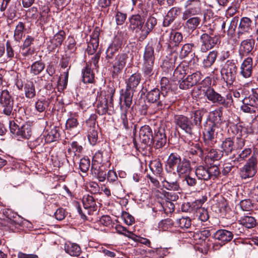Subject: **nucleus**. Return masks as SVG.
<instances>
[{
  "mask_svg": "<svg viewBox=\"0 0 258 258\" xmlns=\"http://www.w3.org/2000/svg\"><path fill=\"white\" fill-rule=\"evenodd\" d=\"M243 104L250 106L256 107L258 105V89L254 92L247 97L242 100Z\"/></svg>",
  "mask_w": 258,
  "mask_h": 258,
  "instance_id": "obj_36",
  "label": "nucleus"
},
{
  "mask_svg": "<svg viewBox=\"0 0 258 258\" xmlns=\"http://www.w3.org/2000/svg\"><path fill=\"white\" fill-rule=\"evenodd\" d=\"M203 115L204 112L202 110H195L190 114V119L192 121V124L195 125V128H196L197 133L199 132L200 128L201 127V122Z\"/></svg>",
  "mask_w": 258,
  "mask_h": 258,
  "instance_id": "obj_29",
  "label": "nucleus"
},
{
  "mask_svg": "<svg viewBox=\"0 0 258 258\" xmlns=\"http://www.w3.org/2000/svg\"><path fill=\"white\" fill-rule=\"evenodd\" d=\"M83 81L84 83H92L94 80V75L88 66L82 70Z\"/></svg>",
  "mask_w": 258,
  "mask_h": 258,
  "instance_id": "obj_42",
  "label": "nucleus"
},
{
  "mask_svg": "<svg viewBox=\"0 0 258 258\" xmlns=\"http://www.w3.org/2000/svg\"><path fill=\"white\" fill-rule=\"evenodd\" d=\"M193 46L194 44L191 43L183 45L180 51L179 57L182 59L186 57L191 52Z\"/></svg>",
  "mask_w": 258,
  "mask_h": 258,
  "instance_id": "obj_55",
  "label": "nucleus"
},
{
  "mask_svg": "<svg viewBox=\"0 0 258 258\" xmlns=\"http://www.w3.org/2000/svg\"><path fill=\"white\" fill-rule=\"evenodd\" d=\"M181 13V9L179 7H172L171 8L167 14L170 17L175 20Z\"/></svg>",
  "mask_w": 258,
  "mask_h": 258,
  "instance_id": "obj_63",
  "label": "nucleus"
},
{
  "mask_svg": "<svg viewBox=\"0 0 258 258\" xmlns=\"http://www.w3.org/2000/svg\"><path fill=\"white\" fill-rule=\"evenodd\" d=\"M239 222L241 225L248 229L254 227L256 223L255 218L252 216H244L240 220Z\"/></svg>",
  "mask_w": 258,
  "mask_h": 258,
  "instance_id": "obj_49",
  "label": "nucleus"
},
{
  "mask_svg": "<svg viewBox=\"0 0 258 258\" xmlns=\"http://www.w3.org/2000/svg\"><path fill=\"white\" fill-rule=\"evenodd\" d=\"M232 96V93H227L225 98L221 95L222 99H221L220 105L226 108L233 105Z\"/></svg>",
  "mask_w": 258,
  "mask_h": 258,
  "instance_id": "obj_54",
  "label": "nucleus"
},
{
  "mask_svg": "<svg viewBox=\"0 0 258 258\" xmlns=\"http://www.w3.org/2000/svg\"><path fill=\"white\" fill-rule=\"evenodd\" d=\"M82 203L85 209L90 210L89 214H91V212L96 211V201L93 196L88 194L84 195L82 198Z\"/></svg>",
  "mask_w": 258,
  "mask_h": 258,
  "instance_id": "obj_27",
  "label": "nucleus"
},
{
  "mask_svg": "<svg viewBox=\"0 0 258 258\" xmlns=\"http://www.w3.org/2000/svg\"><path fill=\"white\" fill-rule=\"evenodd\" d=\"M167 142L166 136L164 129L159 128L155 130L154 135L153 138V145L155 144L156 149H159L163 147Z\"/></svg>",
  "mask_w": 258,
  "mask_h": 258,
  "instance_id": "obj_17",
  "label": "nucleus"
},
{
  "mask_svg": "<svg viewBox=\"0 0 258 258\" xmlns=\"http://www.w3.org/2000/svg\"><path fill=\"white\" fill-rule=\"evenodd\" d=\"M240 223L238 224L237 223H232L229 228L230 232L232 233V235L233 237L234 235L239 236L242 233L243 228L241 226Z\"/></svg>",
  "mask_w": 258,
  "mask_h": 258,
  "instance_id": "obj_57",
  "label": "nucleus"
},
{
  "mask_svg": "<svg viewBox=\"0 0 258 258\" xmlns=\"http://www.w3.org/2000/svg\"><path fill=\"white\" fill-rule=\"evenodd\" d=\"M191 169L190 162L185 159H183L176 168V174H178L179 177L182 178L189 174Z\"/></svg>",
  "mask_w": 258,
  "mask_h": 258,
  "instance_id": "obj_26",
  "label": "nucleus"
},
{
  "mask_svg": "<svg viewBox=\"0 0 258 258\" xmlns=\"http://www.w3.org/2000/svg\"><path fill=\"white\" fill-rule=\"evenodd\" d=\"M123 40L122 36L116 35L112 42L109 45L106 51L105 59L107 62H111L114 56L121 47Z\"/></svg>",
  "mask_w": 258,
  "mask_h": 258,
  "instance_id": "obj_12",
  "label": "nucleus"
},
{
  "mask_svg": "<svg viewBox=\"0 0 258 258\" xmlns=\"http://www.w3.org/2000/svg\"><path fill=\"white\" fill-rule=\"evenodd\" d=\"M203 94L206 98L213 103H217L220 105L221 95L212 88L209 87L203 90Z\"/></svg>",
  "mask_w": 258,
  "mask_h": 258,
  "instance_id": "obj_23",
  "label": "nucleus"
},
{
  "mask_svg": "<svg viewBox=\"0 0 258 258\" xmlns=\"http://www.w3.org/2000/svg\"><path fill=\"white\" fill-rule=\"evenodd\" d=\"M174 121L177 128H179L185 134L192 136L197 133L192 121L188 117L183 115H175Z\"/></svg>",
  "mask_w": 258,
  "mask_h": 258,
  "instance_id": "obj_6",
  "label": "nucleus"
},
{
  "mask_svg": "<svg viewBox=\"0 0 258 258\" xmlns=\"http://www.w3.org/2000/svg\"><path fill=\"white\" fill-rule=\"evenodd\" d=\"M78 124L77 118L70 117L67 120L66 126L68 130L72 131L77 127Z\"/></svg>",
  "mask_w": 258,
  "mask_h": 258,
  "instance_id": "obj_60",
  "label": "nucleus"
},
{
  "mask_svg": "<svg viewBox=\"0 0 258 258\" xmlns=\"http://www.w3.org/2000/svg\"><path fill=\"white\" fill-rule=\"evenodd\" d=\"M58 130V127L54 126L50 131L46 132L44 135L45 142L51 143L57 141L59 137Z\"/></svg>",
  "mask_w": 258,
  "mask_h": 258,
  "instance_id": "obj_34",
  "label": "nucleus"
},
{
  "mask_svg": "<svg viewBox=\"0 0 258 258\" xmlns=\"http://www.w3.org/2000/svg\"><path fill=\"white\" fill-rule=\"evenodd\" d=\"M244 144L245 141L243 139L237 138L236 144H235L233 139L231 138H226L222 142L221 145L222 155L228 156L235 150L242 149L244 147Z\"/></svg>",
  "mask_w": 258,
  "mask_h": 258,
  "instance_id": "obj_9",
  "label": "nucleus"
},
{
  "mask_svg": "<svg viewBox=\"0 0 258 258\" xmlns=\"http://www.w3.org/2000/svg\"><path fill=\"white\" fill-rule=\"evenodd\" d=\"M139 134L140 140L142 143L149 146L153 145V135L149 125H145L142 126Z\"/></svg>",
  "mask_w": 258,
  "mask_h": 258,
  "instance_id": "obj_16",
  "label": "nucleus"
},
{
  "mask_svg": "<svg viewBox=\"0 0 258 258\" xmlns=\"http://www.w3.org/2000/svg\"><path fill=\"white\" fill-rule=\"evenodd\" d=\"M177 59V54L173 52L171 54V57L169 60H165L163 64L164 68H167L169 71H172L175 67V63L176 59Z\"/></svg>",
  "mask_w": 258,
  "mask_h": 258,
  "instance_id": "obj_52",
  "label": "nucleus"
},
{
  "mask_svg": "<svg viewBox=\"0 0 258 258\" xmlns=\"http://www.w3.org/2000/svg\"><path fill=\"white\" fill-rule=\"evenodd\" d=\"M146 99L148 102L155 103L157 102L158 106H162V102L165 97H162L161 91L158 88H154L148 92L146 96Z\"/></svg>",
  "mask_w": 258,
  "mask_h": 258,
  "instance_id": "obj_18",
  "label": "nucleus"
},
{
  "mask_svg": "<svg viewBox=\"0 0 258 258\" xmlns=\"http://www.w3.org/2000/svg\"><path fill=\"white\" fill-rule=\"evenodd\" d=\"M201 12L202 4L200 0H187L182 14L201 15Z\"/></svg>",
  "mask_w": 258,
  "mask_h": 258,
  "instance_id": "obj_15",
  "label": "nucleus"
},
{
  "mask_svg": "<svg viewBox=\"0 0 258 258\" xmlns=\"http://www.w3.org/2000/svg\"><path fill=\"white\" fill-rule=\"evenodd\" d=\"M181 19L185 21L184 28L188 32H194L200 25L202 18L200 15L182 14Z\"/></svg>",
  "mask_w": 258,
  "mask_h": 258,
  "instance_id": "obj_10",
  "label": "nucleus"
},
{
  "mask_svg": "<svg viewBox=\"0 0 258 258\" xmlns=\"http://www.w3.org/2000/svg\"><path fill=\"white\" fill-rule=\"evenodd\" d=\"M107 179L110 182H114L117 186L120 185V183L117 180V177L116 173L112 170L108 171Z\"/></svg>",
  "mask_w": 258,
  "mask_h": 258,
  "instance_id": "obj_62",
  "label": "nucleus"
},
{
  "mask_svg": "<svg viewBox=\"0 0 258 258\" xmlns=\"http://www.w3.org/2000/svg\"><path fill=\"white\" fill-rule=\"evenodd\" d=\"M257 161L256 158L250 157L240 169V175L242 179H246L254 176L256 173Z\"/></svg>",
  "mask_w": 258,
  "mask_h": 258,
  "instance_id": "obj_11",
  "label": "nucleus"
},
{
  "mask_svg": "<svg viewBox=\"0 0 258 258\" xmlns=\"http://www.w3.org/2000/svg\"><path fill=\"white\" fill-rule=\"evenodd\" d=\"M237 68L233 60H228L221 70V73L227 84L231 85L235 81Z\"/></svg>",
  "mask_w": 258,
  "mask_h": 258,
  "instance_id": "obj_8",
  "label": "nucleus"
},
{
  "mask_svg": "<svg viewBox=\"0 0 258 258\" xmlns=\"http://www.w3.org/2000/svg\"><path fill=\"white\" fill-rule=\"evenodd\" d=\"M160 84L161 95L162 97H165L170 90V85H169L168 79L166 77H163L161 79Z\"/></svg>",
  "mask_w": 258,
  "mask_h": 258,
  "instance_id": "obj_51",
  "label": "nucleus"
},
{
  "mask_svg": "<svg viewBox=\"0 0 258 258\" xmlns=\"http://www.w3.org/2000/svg\"><path fill=\"white\" fill-rule=\"evenodd\" d=\"M176 224L181 228H188L191 226V220L189 217H181L176 220Z\"/></svg>",
  "mask_w": 258,
  "mask_h": 258,
  "instance_id": "obj_56",
  "label": "nucleus"
},
{
  "mask_svg": "<svg viewBox=\"0 0 258 258\" xmlns=\"http://www.w3.org/2000/svg\"><path fill=\"white\" fill-rule=\"evenodd\" d=\"M196 175L197 177L200 179L208 180L210 179L209 173L208 168L199 166L196 169Z\"/></svg>",
  "mask_w": 258,
  "mask_h": 258,
  "instance_id": "obj_45",
  "label": "nucleus"
},
{
  "mask_svg": "<svg viewBox=\"0 0 258 258\" xmlns=\"http://www.w3.org/2000/svg\"><path fill=\"white\" fill-rule=\"evenodd\" d=\"M25 29V24L22 22H19L16 25L14 31V38L15 40L20 41L24 36V30Z\"/></svg>",
  "mask_w": 258,
  "mask_h": 258,
  "instance_id": "obj_43",
  "label": "nucleus"
},
{
  "mask_svg": "<svg viewBox=\"0 0 258 258\" xmlns=\"http://www.w3.org/2000/svg\"><path fill=\"white\" fill-rule=\"evenodd\" d=\"M167 171V174L166 175L165 178L162 177H160L159 180L162 182L163 186L165 187L167 186V184H169L170 183L174 181L176 178H178L177 177V174L175 171H171L169 172Z\"/></svg>",
  "mask_w": 258,
  "mask_h": 258,
  "instance_id": "obj_47",
  "label": "nucleus"
},
{
  "mask_svg": "<svg viewBox=\"0 0 258 258\" xmlns=\"http://www.w3.org/2000/svg\"><path fill=\"white\" fill-rule=\"evenodd\" d=\"M149 167L153 173L157 176L159 179L162 177L163 168L162 163L159 159L151 161L149 164Z\"/></svg>",
  "mask_w": 258,
  "mask_h": 258,
  "instance_id": "obj_35",
  "label": "nucleus"
},
{
  "mask_svg": "<svg viewBox=\"0 0 258 258\" xmlns=\"http://www.w3.org/2000/svg\"><path fill=\"white\" fill-rule=\"evenodd\" d=\"M99 46V34L94 33L91 37L89 42L88 44L87 49L89 54H93Z\"/></svg>",
  "mask_w": 258,
  "mask_h": 258,
  "instance_id": "obj_32",
  "label": "nucleus"
},
{
  "mask_svg": "<svg viewBox=\"0 0 258 258\" xmlns=\"http://www.w3.org/2000/svg\"><path fill=\"white\" fill-rule=\"evenodd\" d=\"M98 128H88V139L91 145H96L98 141Z\"/></svg>",
  "mask_w": 258,
  "mask_h": 258,
  "instance_id": "obj_50",
  "label": "nucleus"
},
{
  "mask_svg": "<svg viewBox=\"0 0 258 258\" xmlns=\"http://www.w3.org/2000/svg\"><path fill=\"white\" fill-rule=\"evenodd\" d=\"M44 63L41 61H36L31 66L30 73L33 75H38L44 70Z\"/></svg>",
  "mask_w": 258,
  "mask_h": 258,
  "instance_id": "obj_48",
  "label": "nucleus"
},
{
  "mask_svg": "<svg viewBox=\"0 0 258 258\" xmlns=\"http://www.w3.org/2000/svg\"><path fill=\"white\" fill-rule=\"evenodd\" d=\"M24 91L26 98L32 99L36 95L35 85L32 82H27L24 85Z\"/></svg>",
  "mask_w": 258,
  "mask_h": 258,
  "instance_id": "obj_41",
  "label": "nucleus"
},
{
  "mask_svg": "<svg viewBox=\"0 0 258 258\" xmlns=\"http://www.w3.org/2000/svg\"><path fill=\"white\" fill-rule=\"evenodd\" d=\"M212 237L221 243V245L230 241L233 238L230 230L227 229H219L213 235Z\"/></svg>",
  "mask_w": 258,
  "mask_h": 258,
  "instance_id": "obj_19",
  "label": "nucleus"
},
{
  "mask_svg": "<svg viewBox=\"0 0 258 258\" xmlns=\"http://www.w3.org/2000/svg\"><path fill=\"white\" fill-rule=\"evenodd\" d=\"M251 153V149L250 148H245L236 156L234 155L231 158L232 161L234 163H241L245 160Z\"/></svg>",
  "mask_w": 258,
  "mask_h": 258,
  "instance_id": "obj_40",
  "label": "nucleus"
},
{
  "mask_svg": "<svg viewBox=\"0 0 258 258\" xmlns=\"http://www.w3.org/2000/svg\"><path fill=\"white\" fill-rule=\"evenodd\" d=\"M83 151V147L77 142L74 141L70 144L68 149V155L73 157L78 158Z\"/></svg>",
  "mask_w": 258,
  "mask_h": 258,
  "instance_id": "obj_31",
  "label": "nucleus"
},
{
  "mask_svg": "<svg viewBox=\"0 0 258 258\" xmlns=\"http://www.w3.org/2000/svg\"><path fill=\"white\" fill-rule=\"evenodd\" d=\"M91 172L92 174L96 176L100 181L103 182L105 180L106 172L101 167L97 168V167H95L94 165H92Z\"/></svg>",
  "mask_w": 258,
  "mask_h": 258,
  "instance_id": "obj_46",
  "label": "nucleus"
},
{
  "mask_svg": "<svg viewBox=\"0 0 258 258\" xmlns=\"http://www.w3.org/2000/svg\"><path fill=\"white\" fill-rule=\"evenodd\" d=\"M97 112L100 115H103L106 113L108 110V101L106 98H102L99 100L97 105Z\"/></svg>",
  "mask_w": 258,
  "mask_h": 258,
  "instance_id": "obj_44",
  "label": "nucleus"
},
{
  "mask_svg": "<svg viewBox=\"0 0 258 258\" xmlns=\"http://www.w3.org/2000/svg\"><path fill=\"white\" fill-rule=\"evenodd\" d=\"M182 162L179 155L176 153H171L167 161L166 170L169 172L175 171V169Z\"/></svg>",
  "mask_w": 258,
  "mask_h": 258,
  "instance_id": "obj_25",
  "label": "nucleus"
},
{
  "mask_svg": "<svg viewBox=\"0 0 258 258\" xmlns=\"http://www.w3.org/2000/svg\"><path fill=\"white\" fill-rule=\"evenodd\" d=\"M199 151L201 155H205L206 159H210L211 161H217L221 159L223 155L212 147H203V149L199 148Z\"/></svg>",
  "mask_w": 258,
  "mask_h": 258,
  "instance_id": "obj_20",
  "label": "nucleus"
},
{
  "mask_svg": "<svg viewBox=\"0 0 258 258\" xmlns=\"http://www.w3.org/2000/svg\"><path fill=\"white\" fill-rule=\"evenodd\" d=\"M66 36V33L63 30H60L54 35L53 38L48 42V48L49 50L52 51L57 47L60 46Z\"/></svg>",
  "mask_w": 258,
  "mask_h": 258,
  "instance_id": "obj_22",
  "label": "nucleus"
},
{
  "mask_svg": "<svg viewBox=\"0 0 258 258\" xmlns=\"http://www.w3.org/2000/svg\"><path fill=\"white\" fill-rule=\"evenodd\" d=\"M252 69V59L248 57L241 64L240 74L244 78H248L251 76Z\"/></svg>",
  "mask_w": 258,
  "mask_h": 258,
  "instance_id": "obj_24",
  "label": "nucleus"
},
{
  "mask_svg": "<svg viewBox=\"0 0 258 258\" xmlns=\"http://www.w3.org/2000/svg\"><path fill=\"white\" fill-rule=\"evenodd\" d=\"M252 22L247 17H243L240 19L237 28V35L239 39H243L247 37L252 29Z\"/></svg>",
  "mask_w": 258,
  "mask_h": 258,
  "instance_id": "obj_13",
  "label": "nucleus"
},
{
  "mask_svg": "<svg viewBox=\"0 0 258 258\" xmlns=\"http://www.w3.org/2000/svg\"><path fill=\"white\" fill-rule=\"evenodd\" d=\"M202 31L204 32L200 36L201 42V50L202 52H207L212 49L219 41V37L214 35V29L211 27L205 29V27L202 28Z\"/></svg>",
  "mask_w": 258,
  "mask_h": 258,
  "instance_id": "obj_4",
  "label": "nucleus"
},
{
  "mask_svg": "<svg viewBox=\"0 0 258 258\" xmlns=\"http://www.w3.org/2000/svg\"><path fill=\"white\" fill-rule=\"evenodd\" d=\"M255 41L252 39H247L241 41L239 48V53L242 58L249 54L253 50Z\"/></svg>",
  "mask_w": 258,
  "mask_h": 258,
  "instance_id": "obj_21",
  "label": "nucleus"
},
{
  "mask_svg": "<svg viewBox=\"0 0 258 258\" xmlns=\"http://www.w3.org/2000/svg\"><path fill=\"white\" fill-rule=\"evenodd\" d=\"M218 52L216 50L210 51L203 61V67L205 68L211 67L215 62L217 57Z\"/></svg>",
  "mask_w": 258,
  "mask_h": 258,
  "instance_id": "obj_38",
  "label": "nucleus"
},
{
  "mask_svg": "<svg viewBox=\"0 0 258 258\" xmlns=\"http://www.w3.org/2000/svg\"><path fill=\"white\" fill-rule=\"evenodd\" d=\"M189 69L187 65H179L173 72V81L182 79L185 75L191 73L189 72Z\"/></svg>",
  "mask_w": 258,
  "mask_h": 258,
  "instance_id": "obj_33",
  "label": "nucleus"
},
{
  "mask_svg": "<svg viewBox=\"0 0 258 258\" xmlns=\"http://www.w3.org/2000/svg\"><path fill=\"white\" fill-rule=\"evenodd\" d=\"M169 35V44L170 45L178 46L182 41L183 36L180 32L171 31Z\"/></svg>",
  "mask_w": 258,
  "mask_h": 258,
  "instance_id": "obj_39",
  "label": "nucleus"
},
{
  "mask_svg": "<svg viewBox=\"0 0 258 258\" xmlns=\"http://www.w3.org/2000/svg\"><path fill=\"white\" fill-rule=\"evenodd\" d=\"M14 100L7 90H4L0 95V111L7 116L13 115Z\"/></svg>",
  "mask_w": 258,
  "mask_h": 258,
  "instance_id": "obj_7",
  "label": "nucleus"
},
{
  "mask_svg": "<svg viewBox=\"0 0 258 258\" xmlns=\"http://www.w3.org/2000/svg\"><path fill=\"white\" fill-rule=\"evenodd\" d=\"M9 128L11 134L18 140L28 139L32 134V126L29 122H25L20 125L18 124L15 121L11 120L9 122Z\"/></svg>",
  "mask_w": 258,
  "mask_h": 258,
  "instance_id": "obj_5",
  "label": "nucleus"
},
{
  "mask_svg": "<svg viewBox=\"0 0 258 258\" xmlns=\"http://www.w3.org/2000/svg\"><path fill=\"white\" fill-rule=\"evenodd\" d=\"M144 62H154L155 56L153 47L148 44L145 48Z\"/></svg>",
  "mask_w": 258,
  "mask_h": 258,
  "instance_id": "obj_37",
  "label": "nucleus"
},
{
  "mask_svg": "<svg viewBox=\"0 0 258 258\" xmlns=\"http://www.w3.org/2000/svg\"><path fill=\"white\" fill-rule=\"evenodd\" d=\"M127 55L125 53L118 54L115 57V60L113 64L111 73L112 77L114 79L118 78V75L121 73L126 64Z\"/></svg>",
  "mask_w": 258,
  "mask_h": 258,
  "instance_id": "obj_14",
  "label": "nucleus"
},
{
  "mask_svg": "<svg viewBox=\"0 0 258 258\" xmlns=\"http://www.w3.org/2000/svg\"><path fill=\"white\" fill-rule=\"evenodd\" d=\"M65 251L73 256H78L81 252L80 246L76 243L68 242L64 245Z\"/></svg>",
  "mask_w": 258,
  "mask_h": 258,
  "instance_id": "obj_30",
  "label": "nucleus"
},
{
  "mask_svg": "<svg viewBox=\"0 0 258 258\" xmlns=\"http://www.w3.org/2000/svg\"><path fill=\"white\" fill-rule=\"evenodd\" d=\"M186 78L192 86H194L201 80L202 74L200 72L197 71L191 75H188Z\"/></svg>",
  "mask_w": 258,
  "mask_h": 258,
  "instance_id": "obj_53",
  "label": "nucleus"
},
{
  "mask_svg": "<svg viewBox=\"0 0 258 258\" xmlns=\"http://www.w3.org/2000/svg\"><path fill=\"white\" fill-rule=\"evenodd\" d=\"M90 166V161L88 157H84L80 160L79 167L81 171L84 173L89 170Z\"/></svg>",
  "mask_w": 258,
  "mask_h": 258,
  "instance_id": "obj_58",
  "label": "nucleus"
},
{
  "mask_svg": "<svg viewBox=\"0 0 258 258\" xmlns=\"http://www.w3.org/2000/svg\"><path fill=\"white\" fill-rule=\"evenodd\" d=\"M220 131L219 126L211 120L206 122L203 131L204 142L205 146L212 147L217 142V138Z\"/></svg>",
  "mask_w": 258,
  "mask_h": 258,
  "instance_id": "obj_3",
  "label": "nucleus"
},
{
  "mask_svg": "<svg viewBox=\"0 0 258 258\" xmlns=\"http://www.w3.org/2000/svg\"><path fill=\"white\" fill-rule=\"evenodd\" d=\"M129 29L139 34L140 40H144L157 23V20L154 17L150 16L145 20L139 14L132 15L129 19Z\"/></svg>",
  "mask_w": 258,
  "mask_h": 258,
  "instance_id": "obj_1",
  "label": "nucleus"
},
{
  "mask_svg": "<svg viewBox=\"0 0 258 258\" xmlns=\"http://www.w3.org/2000/svg\"><path fill=\"white\" fill-rule=\"evenodd\" d=\"M154 62H144L142 68V72L144 77L146 80H151L156 76L155 70L154 67Z\"/></svg>",
  "mask_w": 258,
  "mask_h": 258,
  "instance_id": "obj_28",
  "label": "nucleus"
},
{
  "mask_svg": "<svg viewBox=\"0 0 258 258\" xmlns=\"http://www.w3.org/2000/svg\"><path fill=\"white\" fill-rule=\"evenodd\" d=\"M208 172L209 173L210 179L216 178L219 174L220 171L218 166L216 165L211 166L208 167Z\"/></svg>",
  "mask_w": 258,
  "mask_h": 258,
  "instance_id": "obj_64",
  "label": "nucleus"
},
{
  "mask_svg": "<svg viewBox=\"0 0 258 258\" xmlns=\"http://www.w3.org/2000/svg\"><path fill=\"white\" fill-rule=\"evenodd\" d=\"M141 75L140 73L132 74L126 81L125 90L121 94L120 101L123 102L127 108L131 107L133 101V97L135 89L140 84Z\"/></svg>",
  "mask_w": 258,
  "mask_h": 258,
  "instance_id": "obj_2",
  "label": "nucleus"
},
{
  "mask_svg": "<svg viewBox=\"0 0 258 258\" xmlns=\"http://www.w3.org/2000/svg\"><path fill=\"white\" fill-rule=\"evenodd\" d=\"M97 116L96 114H92L90 117L86 120V125L88 128H98V125L96 124Z\"/></svg>",
  "mask_w": 258,
  "mask_h": 258,
  "instance_id": "obj_59",
  "label": "nucleus"
},
{
  "mask_svg": "<svg viewBox=\"0 0 258 258\" xmlns=\"http://www.w3.org/2000/svg\"><path fill=\"white\" fill-rule=\"evenodd\" d=\"M239 21V18L237 17H234L231 20L228 30L227 31V34L228 35H232L235 31L237 24Z\"/></svg>",
  "mask_w": 258,
  "mask_h": 258,
  "instance_id": "obj_61",
  "label": "nucleus"
}]
</instances>
